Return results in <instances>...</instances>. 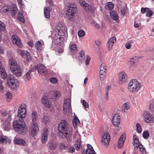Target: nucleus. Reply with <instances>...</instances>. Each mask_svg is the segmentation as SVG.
I'll return each instance as SVG.
<instances>
[{"label":"nucleus","mask_w":154,"mask_h":154,"mask_svg":"<svg viewBox=\"0 0 154 154\" xmlns=\"http://www.w3.org/2000/svg\"><path fill=\"white\" fill-rule=\"evenodd\" d=\"M42 103L45 105L47 107L50 108L51 106V104L50 101L48 99L45 98V97L43 96L42 97L41 100Z\"/></svg>","instance_id":"obj_20"},{"label":"nucleus","mask_w":154,"mask_h":154,"mask_svg":"<svg viewBox=\"0 0 154 154\" xmlns=\"http://www.w3.org/2000/svg\"><path fill=\"white\" fill-rule=\"evenodd\" d=\"M138 60V58L136 57H134L130 58L129 60L130 65L131 66H135Z\"/></svg>","instance_id":"obj_21"},{"label":"nucleus","mask_w":154,"mask_h":154,"mask_svg":"<svg viewBox=\"0 0 154 154\" xmlns=\"http://www.w3.org/2000/svg\"><path fill=\"white\" fill-rule=\"evenodd\" d=\"M35 70L37 69L38 73L40 74L46 72L47 71L46 67L43 64H40L35 66L34 67Z\"/></svg>","instance_id":"obj_13"},{"label":"nucleus","mask_w":154,"mask_h":154,"mask_svg":"<svg viewBox=\"0 0 154 154\" xmlns=\"http://www.w3.org/2000/svg\"><path fill=\"white\" fill-rule=\"evenodd\" d=\"M140 144L138 140L135 141L133 143V145L135 149H138V146Z\"/></svg>","instance_id":"obj_48"},{"label":"nucleus","mask_w":154,"mask_h":154,"mask_svg":"<svg viewBox=\"0 0 154 154\" xmlns=\"http://www.w3.org/2000/svg\"><path fill=\"white\" fill-rule=\"evenodd\" d=\"M147 12L146 15L147 17H149L152 16L153 14V12L151 10L149 9Z\"/></svg>","instance_id":"obj_56"},{"label":"nucleus","mask_w":154,"mask_h":154,"mask_svg":"<svg viewBox=\"0 0 154 154\" xmlns=\"http://www.w3.org/2000/svg\"><path fill=\"white\" fill-rule=\"evenodd\" d=\"M7 140V137L4 136H0V143H6Z\"/></svg>","instance_id":"obj_40"},{"label":"nucleus","mask_w":154,"mask_h":154,"mask_svg":"<svg viewBox=\"0 0 154 154\" xmlns=\"http://www.w3.org/2000/svg\"><path fill=\"white\" fill-rule=\"evenodd\" d=\"M114 4L111 2H109L106 3L105 6V8L108 10H110L114 8Z\"/></svg>","instance_id":"obj_30"},{"label":"nucleus","mask_w":154,"mask_h":154,"mask_svg":"<svg viewBox=\"0 0 154 154\" xmlns=\"http://www.w3.org/2000/svg\"><path fill=\"white\" fill-rule=\"evenodd\" d=\"M125 139V135H122L119 139L118 143V146L120 149L122 148L123 146L124 141Z\"/></svg>","instance_id":"obj_18"},{"label":"nucleus","mask_w":154,"mask_h":154,"mask_svg":"<svg viewBox=\"0 0 154 154\" xmlns=\"http://www.w3.org/2000/svg\"><path fill=\"white\" fill-rule=\"evenodd\" d=\"M87 58L85 61V63L86 64L88 65L89 63V62L91 60V58L88 55L87 56Z\"/></svg>","instance_id":"obj_60"},{"label":"nucleus","mask_w":154,"mask_h":154,"mask_svg":"<svg viewBox=\"0 0 154 154\" xmlns=\"http://www.w3.org/2000/svg\"><path fill=\"white\" fill-rule=\"evenodd\" d=\"M14 130L19 134H24L28 131V127L24 122L14 120L13 123Z\"/></svg>","instance_id":"obj_3"},{"label":"nucleus","mask_w":154,"mask_h":154,"mask_svg":"<svg viewBox=\"0 0 154 154\" xmlns=\"http://www.w3.org/2000/svg\"><path fill=\"white\" fill-rule=\"evenodd\" d=\"M59 148L61 150H63L64 149L67 150V147L63 143H60L59 145Z\"/></svg>","instance_id":"obj_44"},{"label":"nucleus","mask_w":154,"mask_h":154,"mask_svg":"<svg viewBox=\"0 0 154 154\" xmlns=\"http://www.w3.org/2000/svg\"><path fill=\"white\" fill-rule=\"evenodd\" d=\"M110 141L109 134L107 133L104 134L101 139V142L103 145L104 146H107Z\"/></svg>","instance_id":"obj_11"},{"label":"nucleus","mask_w":154,"mask_h":154,"mask_svg":"<svg viewBox=\"0 0 154 154\" xmlns=\"http://www.w3.org/2000/svg\"><path fill=\"white\" fill-rule=\"evenodd\" d=\"M48 127H46L43 130L42 139V142L43 143H45L48 140Z\"/></svg>","instance_id":"obj_12"},{"label":"nucleus","mask_w":154,"mask_h":154,"mask_svg":"<svg viewBox=\"0 0 154 154\" xmlns=\"http://www.w3.org/2000/svg\"><path fill=\"white\" fill-rule=\"evenodd\" d=\"M7 100L9 101L12 98V94L9 92H7L6 94Z\"/></svg>","instance_id":"obj_50"},{"label":"nucleus","mask_w":154,"mask_h":154,"mask_svg":"<svg viewBox=\"0 0 154 154\" xmlns=\"http://www.w3.org/2000/svg\"><path fill=\"white\" fill-rule=\"evenodd\" d=\"M106 69L105 64L102 63L100 66V70L106 71Z\"/></svg>","instance_id":"obj_55"},{"label":"nucleus","mask_w":154,"mask_h":154,"mask_svg":"<svg viewBox=\"0 0 154 154\" xmlns=\"http://www.w3.org/2000/svg\"><path fill=\"white\" fill-rule=\"evenodd\" d=\"M11 10V8L7 6H4L2 7L1 10V11L2 13H6L9 11Z\"/></svg>","instance_id":"obj_39"},{"label":"nucleus","mask_w":154,"mask_h":154,"mask_svg":"<svg viewBox=\"0 0 154 154\" xmlns=\"http://www.w3.org/2000/svg\"><path fill=\"white\" fill-rule=\"evenodd\" d=\"M51 11V7H48L44 8V14L46 18L48 19L50 17V12Z\"/></svg>","instance_id":"obj_19"},{"label":"nucleus","mask_w":154,"mask_h":154,"mask_svg":"<svg viewBox=\"0 0 154 154\" xmlns=\"http://www.w3.org/2000/svg\"><path fill=\"white\" fill-rule=\"evenodd\" d=\"M78 35L79 37H82L85 35V32L83 30H80L78 32Z\"/></svg>","instance_id":"obj_45"},{"label":"nucleus","mask_w":154,"mask_h":154,"mask_svg":"<svg viewBox=\"0 0 154 154\" xmlns=\"http://www.w3.org/2000/svg\"><path fill=\"white\" fill-rule=\"evenodd\" d=\"M75 149L72 146H70L69 147H67V152L70 153H73L75 151Z\"/></svg>","instance_id":"obj_47"},{"label":"nucleus","mask_w":154,"mask_h":154,"mask_svg":"<svg viewBox=\"0 0 154 154\" xmlns=\"http://www.w3.org/2000/svg\"><path fill=\"white\" fill-rule=\"evenodd\" d=\"M85 58V52L83 50H82L80 52V55L79 57V59L81 62H83Z\"/></svg>","instance_id":"obj_29"},{"label":"nucleus","mask_w":154,"mask_h":154,"mask_svg":"<svg viewBox=\"0 0 154 154\" xmlns=\"http://www.w3.org/2000/svg\"><path fill=\"white\" fill-rule=\"evenodd\" d=\"M149 10V8H142L141 9V12L143 13L144 14L145 13L147 12L148 10Z\"/></svg>","instance_id":"obj_57"},{"label":"nucleus","mask_w":154,"mask_h":154,"mask_svg":"<svg viewBox=\"0 0 154 154\" xmlns=\"http://www.w3.org/2000/svg\"><path fill=\"white\" fill-rule=\"evenodd\" d=\"M49 120V118L48 116L46 115H44L42 116L41 118V120L42 122H44L46 124L48 123Z\"/></svg>","instance_id":"obj_31"},{"label":"nucleus","mask_w":154,"mask_h":154,"mask_svg":"<svg viewBox=\"0 0 154 154\" xmlns=\"http://www.w3.org/2000/svg\"><path fill=\"white\" fill-rule=\"evenodd\" d=\"M48 146L49 148L51 150H54L56 148L57 146V144L55 142L50 141L49 142Z\"/></svg>","instance_id":"obj_26"},{"label":"nucleus","mask_w":154,"mask_h":154,"mask_svg":"<svg viewBox=\"0 0 154 154\" xmlns=\"http://www.w3.org/2000/svg\"><path fill=\"white\" fill-rule=\"evenodd\" d=\"M141 88L138 81L135 79H133L129 82L128 89L130 92L137 91H139Z\"/></svg>","instance_id":"obj_7"},{"label":"nucleus","mask_w":154,"mask_h":154,"mask_svg":"<svg viewBox=\"0 0 154 154\" xmlns=\"http://www.w3.org/2000/svg\"><path fill=\"white\" fill-rule=\"evenodd\" d=\"M7 79V83L8 84L11 83V82H15L16 81L17 82V80H16L15 77L13 75H11L9 76Z\"/></svg>","instance_id":"obj_28"},{"label":"nucleus","mask_w":154,"mask_h":154,"mask_svg":"<svg viewBox=\"0 0 154 154\" xmlns=\"http://www.w3.org/2000/svg\"><path fill=\"white\" fill-rule=\"evenodd\" d=\"M58 135L60 138H65L69 142L72 141V128L69 127L65 120H62L58 126Z\"/></svg>","instance_id":"obj_1"},{"label":"nucleus","mask_w":154,"mask_h":154,"mask_svg":"<svg viewBox=\"0 0 154 154\" xmlns=\"http://www.w3.org/2000/svg\"><path fill=\"white\" fill-rule=\"evenodd\" d=\"M26 107V105L23 104H21L19 106L17 116V119L16 120L24 122V119L26 115L27 111Z\"/></svg>","instance_id":"obj_6"},{"label":"nucleus","mask_w":154,"mask_h":154,"mask_svg":"<svg viewBox=\"0 0 154 154\" xmlns=\"http://www.w3.org/2000/svg\"><path fill=\"white\" fill-rule=\"evenodd\" d=\"M123 106L124 107L122 109V110L124 112H125V109L128 110L130 108V106L128 104L126 103H125L124 104Z\"/></svg>","instance_id":"obj_46"},{"label":"nucleus","mask_w":154,"mask_h":154,"mask_svg":"<svg viewBox=\"0 0 154 154\" xmlns=\"http://www.w3.org/2000/svg\"><path fill=\"white\" fill-rule=\"evenodd\" d=\"M144 121L146 123L154 122V117L149 112H144L143 113Z\"/></svg>","instance_id":"obj_9"},{"label":"nucleus","mask_w":154,"mask_h":154,"mask_svg":"<svg viewBox=\"0 0 154 154\" xmlns=\"http://www.w3.org/2000/svg\"><path fill=\"white\" fill-rule=\"evenodd\" d=\"M37 118V112L35 111H32L31 114L32 122L29 127L31 135L32 136H35L39 130L38 125L36 122Z\"/></svg>","instance_id":"obj_2"},{"label":"nucleus","mask_w":154,"mask_h":154,"mask_svg":"<svg viewBox=\"0 0 154 154\" xmlns=\"http://www.w3.org/2000/svg\"><path fill=\"white\" fill-rule=\"evenodd\" d=\"M15 142L16 144L22 146L24 145L26 143V142L24 140L19 139H15Z\"/></svg>","instance_id":"obj_35"},{"label":"nucleus","mask_w":154,"mask_h":154,"mask_svg":"<svg viewBox=\"0 0 154 154\" xmlns=\"http://www.w3.org/2000/svg\"><path fill=\"white\" fill-rule=\"evenodd\" d=\"M91 24L95 28H99L100 26L95 21H93L91 23Z\"/></svg>","instance_id":"obj_53"},{"label":"nucleus","mask_w":154,"mask_h":154,"mask_svg":"<svg viewBox=\"0 0 154 154\" xmlns=\"http://www.w3.org/2000/svg\"><path fill=\"white\" fill-rule=\"evenodd\" d=\"M11 38L13 43L14 44L18 46L21 47V40L17 35H14L12 36Z\"/></svg>","instance_id":"obj_15"},{"label":"nucleus","mask_w":154,"mask_h":154,"mask_svg":"<svg viewBox=\"0 0 154 154\" xmlns=\"http://www.w3.org/2000/svg\"><path fill=\"white\" fill-rule=\"evenodd\" d=\"M56 32L58 33L59 37L57 39V42L59 43L63 40V38L61 36H64L66 32V26L62 22H60L57 24L55 28Z\"/></svg>","instance_id":"obj_5"},{"label":"nucleus","mask_w":154,"mask_h":154,"mask_svg":"<svg viewBox=\"0 0 154 154\" xmlns=\"http://www.w3.org/2000/svg\"><path fill=\"white\" fill-rule=\"evenodd\" d=\"M69 49L70 52L73 54L75 53L77 51V46L74 44H71Z\"/></svg>","instance_id":"obj_22"},{"label":"nucleus","mask_w":154,"mask_h":154,"mask_svg":"<svg viewBox=\"0 0 154 154\" xmlns=\"http://www.w3.org/2000/svg\"><path fill=\"white\" fill-rule=\"evenodd\" d=\"M35 47L38 50H41L42 48L41 43L39 41H37L36 42Z\"/></svg>","instance_id":"obj_38"},{"label":"nucleus","mask_w":154,"mask_h":154,"mask_svg":"<svg viewBox=\"0 0 154 154\" xmlns=\"http://www.w3.org/2000/svg\"><path fill=\"white\" fill-rule=\"evenodd\" d=\"M11 83L8 84V86L14 90H17L19 87V84L15 82H11Z\"/></svg>","instance_id":"obj_24"},{"label":"nucleus","mask_w":154,"mask_h":154,"mask_svg":"<svg viewBox=\"0 0 154 154\" xmlns=\"http://www.w3.org/2000/svg\"><path fill=\"white\" fill-rule=\"evenodd\" d=\"M9 64L10 70L14 75L17 76H21L22 72L21 67L15 60L13 58L10 59Z\"/></svg>","instance_id":"obj_4"},{"label":"nucleus","mask_w":154,"mask_h":154,"mask_svg":"<svg viewBox=\"0 0 154 154\" xmlns=\"http://www.w3.org/2000/svg\"><path fill=\"white\" fill-rule=\"evenodd\" d=\"M1 75V77L3 79H5L8 78V75L7 72L5 69V68H3V69H1V71H0Z\"/></svg>","instance_id":"obj_27"},{"label":"nucleus","mask_w":154,"mask_h":154,"mask_svg":"<svg viewBox=\"0 0 154 154\" xmlns=\"http://www.w3.org/2000/svg\"><path fill=\"white\" fill-rule=\"evenodd\" d=\"M126 7H123L122 8L121 10V14L123 15H125L126 12Z\"/></svg>","instance_id":"obj_58"},{"label":"nucleus","mask_w":154,"mask_h":154,"mask_svg":"<svg viewBox=\"0 0 154 154\" xmlns=\"http://www.w3.org/2000/svg\"><path fill=\"white\" fill-rule=\"evenodd\" d=\"M2 115L3 116H5L7 115V111H2L1 112Z\"/></svg>","instance_id":"obj_63"},{"label":"nucleus","mask_w":154,"mask_h":154,"mask_svg":"<svg viewBox=\"0 0 154 154\" xmlns=\"http://www.w3.org/2000/svg\"><path fill=\"white\" fill-rule=\"evenodd\" d=\"M19 54L22 57L24 56H27L29 54V53L27 51H25L21 50H19L18 51Z\"/></svg>","instance_id":"obj_34"},{"label":"nucleus","mask_w":154,"mask_h":154,"mask_svg":"<svg viewBox=\"0 0 154 154\" xmlns=\"http://www.w3.org/2000/svg\"><path fill=\"white\" fill-rule=\"evenodd\" d=\"M83 8L87 11H91L92 10V7L87 3L83 6Z\"/></svg>","instance_id":"obj_33"},{"label":"nucleus","mask_w":154,"mask_h":154,"mask_svg":"<svg viewBox=\"0 0 154 154\" xmlns=\"http://www.w3.org/2000/svg\"><path fill=\"white\" fill-rule=\"evenodd\" d=\"M79 3L82 7L86 3L84 0H79Z\"/></svg>","instance_id":"obj_61"},{"label":"nucleus","mask_w":154,"mask_h":154,"mask_svg":"<svg viewBox=\"0 0 154 154\" xmlns=\"http://www.w3.org/2000/svg\"><path fill=\"white\" fill-rule=\"evenodd\" d=\"M138 148H139V150L142 153H145L146 152V150L145 148L143 147V146L141 144L138 146Z\"/></svg>","instance_id":"obj_43"},{"label":"nucleus","mask_w":154,"mask_h":154,"mask_svg":"<svg viewBox=\"0 0 154 154\" xmlns=\"http://www.w3.org/2000/svg\"><path fill=\"white\" fill-rule=\"evenodd\" d=\"M134 26L135 28H138L140 26V25L139 24L135 22L134 25Z\"/></svg>","instance_id":"obj_64"},{"label":"nucleus","mask_w":154,"mask_h":154,"mask_svg":"<svg viewBox=\"0 0 154 154\" xmlns=\"http://www.w3.org/2000/svg\"><path fill=\"white\" fill-rule=\"evenodd\" d=\"M110 15L111 17L114 20L116 21L119 19V16L117 12L115 11L110 12Z\"/></svg>","instance_id":"obj_25"},{"label":"nucleus","mask_w":154,"mask_h":154,"mask_svg":"<svg viewBox=\"0 0 154 154\" xmlns=\"http://www.w3.org/2000/svg\"><path fill=\"white\" fill-rule=\"evenodd\" d=\"M3 90V88L2 86V80L0 79V91H2Z\"/></svg>","instance_id":"obj_62"},{"label":"nucleus","mask_w":154,"mask_h":154,"mask_svg":"<svg viewBox=\"0 0 154 154\" xmlns=\"http://www.w3.org/2000/svg\"><path fill=\"white\" fill-rule=\"evenodd\" d=\"M143 135L144 138L147 139L149 136V134L147 131H145L143 132Z\"/></svg>","instance_id":"obj_52"},{"label":"nucleus","mask_w":154,"mask_h":154,"mask_svg":"<svg viewBox=\"0 0 154 154\" xmlns=\"http://www.w3.org/2000/svg\"><path fill=\"white\" fill-rule=\"evenodd\" d=\"M120 117L118 114H116L114 116L112 119V123L116 127L118 126L120 123Z\"/></svg>","instance_id":"obj_14"},{"label":"nucleus","mask_w":154,"mask_h":154,"mask_svg":"<svg viewBox=\"0 0 154 154\" xmlns=\"http://www.w3.org/2000/svg\"><path fill=\"white\" fill-rule=\"evenodd\" d=\"M136 126L137 132L138 133H140L142 131L141 125L139 123H137V124Z\"/></svg>","instance_id":"obj_49"},{"label":"nucleus","mask_w":154,"mask_h":154,"mask_svg":"<svg viewBox=\"0 0 154 154\" xmlns=\"http://www.w3.org/2000/svg\"><path fill=\"white\" fill-rule=\"evenodd\" d=\"M50 82L54 84H55L57 83L58 82L57 79L55 77L51 78L50 79Z\"/></svg>","instance_id":"obj_51"},{"label":"nucleus","mask_w":154,"mask_h":154,"mask_svg":"<svg viewBox=\"0 0 154 154\" xmlns=\"http://www.w3.org/2000/svg\"><path fill=\"white\" fill-rule=\"evenodd\" d=\"M116 42V38L115 37L111 38L109 40L107 45V48L109 50L112 48L114 44Z\"/></svg>","instance_id":"obj_17"},{"label":"nucleus","mask_w":154,"mask_h":154,"mask_svg":"<svg viewBox=\"0 0 154 154\" xmlns=\"http://www.w3.org/2000/svg\"><path fill=\"white\" fill-rule=\"evenodd\" d=\"M55 97H59L61 95V93L60 91H54V92Z\"/></svg>","instance_id":"obj_59"},{"label":"nucleus","mask_w":154,"mask_h":154,"mask_svg":"<svg viewBox=\"0 0 154 154\" xmlns=\"http://www.w3.org/2000/svg\"><path fill=\"white\" fill-rule=\"evenodd\" d=\"M17 9L16 5L13 6L11 11V15L12 16H14L17 13Z\"/></svg>","instance_id":"obj_36"},{"label":"nucleus","mask_w":154,"mask_h":154,"mask_svg":"<svg viewBox=\"0 0 154 154\" xmlns=\"http://www.w3.org/2000/svg\"><path fill=\"white\" fill-rule=\"evenodd\" d=\"M82 105L85 108H88L89 107V105L88 103L85 100H82Z\"/></svg>","instance_id":"obj_54"},{"label":"nucleus","mask_w":154,"mask_h":154,"mask_svg":"<svg viewBox=\"0 0 154 154\" xmlns=\"http://www.w3.org/2000/svg\"><path fill=\"white\" fill-rule=\"evenodd\" d=\"M18 19L23 23L25 22V19L23 16L21 12H19L17 16Z\"/></svg>","instance_id":"obj_37"},{"label":"nucleus","mask_w":154,"mask_h":154,"mask_svg":"<svg viewBox=\"0 0 154 154\" xmlns=\"http://www.w3.org/2000/svg\"><path fill=\"white\" fill-rule=\"evenodd\" d=\"M71 100L69 98H67L65 100L63 106V110L66 111L67 109H69L70 108Z\"/></svg>","instance_id":"obj_16"},{"label":"nucleus","mask_w":154,"mask_h":154,"mask_svg":"<svg viewBox=\"0 0 154 154\" xmlns=\"http://www.w3.org/2000/svg\"><path fill=\"white\" fill-rule=\"evenodd\" d=\"M88 149L86 151V154H96L92 146L89 144L87 145Z\"/></svg>","instance_id":"obj_23"},{"label":"nucleus","mask_w":154,"mask_h":154,"mask_svg":"<svg viewBox=\"0 0 154 154\" xmlns=\"http://www.w3.org/2000/svg\"><path fill=\"white\" fill-rule=\"evenodd\" d=\"M76 9V7L75 6L69 5L67 8V11L64 17L70 20H72L73 16L75 13L74 11Z\"/></svg>","instance_id":"obj_8"},{"label":"nucleus","mask_w":154,"mask_h":154,"mask_svg":"<svg viewBox=\"0 0 154 154\" xmlns=\"http://www.w3.org/2000/svg\"><path fill=\"white\" fill-rule=\"evenodd\" d=\"M5 29V25L2 22L0 21V30L2 31H4Z\"/></svg>","instance_id":"obj_42"},{"label":"nucleus","mask_w":154,"mask_h":154,"mask_svg":"<svg viewBox=\"0 0 154 154\" xmlns=\"http://www.w3.org/2000/svg\"><path fill=\"white\" fill-rule=\"evenodd\" d=\"M119 82L120 84L122 85L125 83L128 78L126 73L124 72H120L119 74Z\"/></svg>","instance_id":"obj_10"},{"label":"nucleus","mask_w":154,"mask_h":154,"mask_svg":"<svg viewBox=\"0 0 154 154\" xmlns=\"http://www.w3.org/2000/svg\"><path fill=\"white\" fill-rule=\"evenodd\" d=\"M33 71L32 69L29 70L26 73L25 75L24 76L25 79L27 80H29L31 77V73Z\"/></svg>","instance_id":"obj_32"},{"label":"nucleus","mask_w":154,"mask_h":154,"mask_svg":"<svg viewBox=\"0 0 154 154\" xmlns=\"http://www.w3.org/2000/svg\"><path fill=\"white\" fill-rule=\"evenodd\" d=\"M72 122L73 126L75 127L79 124V121L77 117H74Z\"/></svg>","instance_id":"obj_41"}]
</instances>
